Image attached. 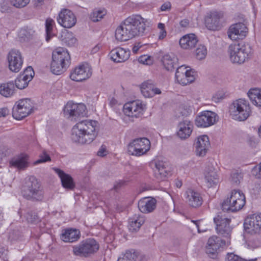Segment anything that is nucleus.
<instances>
[{
    "label": "nucleus",
    "mask_w": 261,
    "mask_h": 261,
    "mask_svg": "<svg viewBox=\"0 0 261 261\" xmlns=\"http://www.w3.org/2000/svg\"><path fill=\"white\" fill-rule=\"evenodd\" d=\"M214 221L216 225L217 233L223 237L229 238L232 230L230 226L231 219L219 215L214 218Z\"/></svg>",
    "instance_id": "f8f14e48"
},
{
    "label": "nucleus",
    "mask_w": 261,
    "mask_h": 261,
    "mask_svg": "<svg viewBox=\"0 0 261 261\" xmlns=\"http://www.w3.org/2000/svg\"><path fill=\"white\" fill-rule=\"evenodd\" d=\"M9 68L14 72H18L21 69L23 60L21 53L17 49H13L8 55Z\"/></svg>",
    "instance_id": "dca6fc26"
},
{
    "label": "nucleus",
    "mask_w": 261,
    "mask_h": 261,
    "mask_svg": "<svg viewBox=\"0 0 261 261\" xmlns=\"http://www.w3.org/2000/svg\"><path fill=\"white\" fill-rule=\"evenodd\" d=\"M230 243V241L228 240L226 241L217 236H212L208 240L207 245L219 249L220 247L229 245Z\"/></svg>",
    "instance_id": "f704fd0d"
},
{
    "label": "nucleus",
    "mask_w": 261,
    "mask_h": 261,
    "mask_svg": "<svg viewBox=\"0 0 261 261\" xmlns=\"http://www.w3.org/2000/svg\"><path fill=\"white\" fill-rule=\"evenodd\" d=\"M193 128V123L190 120L187 118L182 119L177 125V135L181 139H186L191 135Z\"/></svg>",
    "instance_id": "412c9836"
},
{
    "label": "nucleus",
    "mask_w": 261,
    "mask_h": 261,
    "mask_svg": "<svg viewBox=\"0 0 261 261\" xmlns=\"http://www.w3.org/2000/svg\"><path fill=\"white\" fill-rule=\"evenodd\" d=\"M80 232L73 228H68L62 231L61 239L65 242L72 243L77 241L80 238Z\"/></svg>",
    "instance_id": "c85d7f7f"
},
{
    "label": "nucleus",
    "mask_w": 261,
    "mask_h": 261,
    "mask_svg": "<svg viewBox=\"0 0 261 261\" xmlns=\"http://www.w3.org/2000/svg\"><path fill=\"white\" fill-rule=\"evenodd\" d=\"M223 13L222 12L213 11L210 12L205 18L206 27L213 31L218 30L222 26Z\"/></svg>",
    "instance_id": "ddd939ff"
},
{
    "label": "nucleus",
    "mask_w": 261,
    "mask_h": 261,
    "mask_svg": "<svg viewBox=\"0 0 261 261\" xmlns=\"http://www.w3.org/2000/svg\"><path fill=\"white\" fill-rule=\"evenodd\" d=\"M156 201L153 198L144 197L140 199L138 204L139 210L143 213L152 212L156 207Z\"/></svg>",
    "instance_id": "393cba45"
},
{
    "label": "nucleus",
    "mask_w": 261,
    "mask_h": 261,
    "mask_svg": "<svg viewBox=\"0 0 261 261\" xmlns=\"http://www.w3.org/2000/svg\"><path fill=\"white\" fill-rule=\"evenodd\" d=\"M158 28L160 29L161 30H165V24L162 23H159L158 24Z\"/></svg>",
    "instance_id": "774afa93"
},
{
    "label": "nucleus",
    "mask_w": 261,
    "mask_h": 261,
    "mask_svg": "<svg viewBox=\"0 0 261 261\" xmlns=\"http://www.w3.org/2000/svg\"><path fill=\"white\" fill-rule=\"evenodd\" d=\"M97 121L89 120L78 122L72 129L71 140L81 144L91 143L97 136Z\"/></svg>",
    "instance_id": "f03ea898"
},
{
    "label": "nucleus",
    "mask_w": 261,
    "mask_h": 261,
    "mask_svg": "<svg viewBox=\"0 0 261 261\" xmlns=\"http://www.w3.org/2000/svg\"><path fill=\"white\" fill-rule=\"evenodd\" d=\"M244 226L247 233L253 234L258 232L261 229V216L253 215L247 217Z\"/></svg>",
    "instance_id": "a211bd4d"
},
{
    "label": "nucleus",
    "mask_w": 261,
    "mask_h": 261,
    "mask_svg": "<svg viewBox=\"0 0 261 261\" xmlns=\"http://www.w3.org/2000/svg\"><path fill=\"white\" fill-rule=\"evenodd\" d=\"M64 113L71 120L76 121L86 114V107L83 103H75L72 101L67 102L64 108Z\"/></svg>",
    "instance_id": "9b49d317"
},
{
    "label": "nucleus",
    "mask_w": 261,
    "mask_h": 261,
    "mask_svg": "<svg viewBox=\"0 0 261 261\" xmlns=\"http://www.w3.org/2000/svg\"><path fill=\"white\" fill-rule=\"evenodd\" d=\"M248 33V28L241 22L232 24L229 28L227 34L229 38L232 40L243 39Z\"/></svg>",
    "instance_id": "f3484780"
},
{
    "label": "nucleus",
    "mask_w": 261,
    "mask_h": 261,
    "mask_svg": "<svg viewBox=\"0 0 261 261\" xmlns=\"http://www.w3.org/2000/svg\"><path fill=\"white\" fill-rule=\"evenodd\" d=\"M60 38L62 41L69 46H74L76 43V39L73 33L67 30L62 31Z\"/></svg>",
    "instance_id": "4c0bfd02"
},
{
    "label": "nucleus",
    "mask_w": 261,
    "mask_h": 261,
    "mask_svg": "<svg viewBox=\"0 0 261 261\" xmlns=\"http://www.w3.org/2000/svg\"><path fill=\"white\" fill-rule=\"evenodd\" d=\"M225 261H244V259L240 257L239 256L231 253L227 254L225 258Z\"/></svg>",
    "instance_id": "5fc2aeb1"
},
{
    "label": "nucleus",
    "mask_w": 261,
    "mask_h": 261,
    "mask_svg": "<svg viewBox=\"0 0 261 261\" xmlns=\"http://www.w3.org/2000/svg\"><path fill=\"white\" fill-rule=\"evenodd\" d=\"M188 67H186L185 65L178 67L176 70L175 76L189 72V69H188Z\"/></svg>",
    "instance_id": "4d7b16f0"
},
{
    "label": "nucleus",
    "mask_w": 261,
    "mask_h": 261,
    "mask_svg": "<svg viewBox=\"0 0 261 261\" xmlns=\"http://www.w3.org/2000/svg\"><path fill=\"white\" fill-rule=\"evenodd\" d=\"M166 35L167 33L165 30H161L159 35V39H163L166 36Z\"/></svg>",
    "instance_id": "338daca9"
},
{
    "label": "nucleus",
    "mask_w": 261,
    "mask_h": 261,
    "mask_svg": "<svg viewBox=\"0 0 261 261\" xmlns=\"http://www.w3.org/2000/svg\"><path fill=\"white\" fill-rule=\"evenodd\" d=\"M142 45L141 43L137 42L135 44L134 47H133L132 50L134 54H137L139 50V49L142 47Z\"/></svg>",
    "instance_id": "e2e57ef3"
},
{
    "label": "nucleus",
    "mask_w": 261,
    "mask_h": 261,
    "mask_svg": "<svg viewBox=\"0 0 261 261\" xmlns=\"http://www.w3.org/2000/svg\"><path fill=\"white\" fill-rule=\"evenodd\" d=\"M189 24V21L188 19H184L180 22V25L182 28H187Z\"/></svg>",
    "instance_id": "69168bd1"
},
{
    "label": "nucleus",
    "mask_w": 261,
    "mask_h": 261,
    "mask_svg": "<svg viewBox=\"0 0 261 261\" xmlns=\"http://www.w3.org/2000/svg\"><path fill=\"white\" fill-rule=\"evenodd\" d=\"M92 75V69L88 64L81 65L74 68L70 73V79L76 82H81L89 78Z\"/></svg>",
    "instance_id": "4468645a"
},
{
    "label": "nucleus",
    "mask_w": 261,
    "mask_h": 261,
    "mask_svg": "<svg viewBox=\"0 0 261 261\" xmlns=\"http://www.w3.org/2000/svg\"><path fill=\"white\" fill-rule=\"evenodd\" d=\"M217 114L212 111L202 112L195 119V124L198 127H206L213 125L216 121Z\"/></svg>",
    "instance_id": "2eb2a0df"
},
{
    "label": "nucleus",
    "mask_w": 261,
    "mask_h": 261,
    "mask_svg": "<svg viewBox=\"0 0 261 261\" xmlns=\"http://www.w3.org/2000/svg\"><path fill=\"white\" fill-rule=\"evenodd\" d=\"M51 159L49 155L45 152L43 151L40 155L39 159L36 161L34 163V165L45 163L48 161H50Z\"/></svg>",
    "instance_id": "09e8293b"
},
{
    "label": "nucleus",
    "mask_w": 261,
    "mask_h": 261,
    "mask_svg": "<svg viewBox=\"0 0 261 261\" xmlns=\"http://www.w3.org/2000/svg\"><path fill=\"white\" fill-rule=\"evenodd\" d=\"M195 153L198 156L205 155L210 147V142L207 136L202 135L198 137L194 144Z\"/></svg>",
    "instance_id": "4be33fe9"
},
{
    "label": "nucleus",
    "mask_w": 261,
    "mask_h": 261,
    "mask_svg": "<svg viewBox=\"0 0 261 261\" xmlns=\"http://www.w3.org/2000/svg\"><path fill=\"white\" fill-rule=\"evenodd\" d=\"M50 69L55 74L64 72L70 63V57L66 49L63 47L56 48L53 52Z\"/></svg>",
    "instance_id": "20e7f679"
},
{
    "label": "nucleus",
    "mask_w": 261,
    "mask_h": 261,
    "mask_svg": "<svg viewBox=\"0 0 261 261\" xmlns=\"http://www.w3.org/2000/svg\"><path fill=\"white\" fill-rule=\"evenodd\" d=\"M171 7V5L170 3H165L164 4H163L161 7V10L162 11H166L170 9Z\"/></svg>",
    "instance_id": "680f3d73"
},
{
    "label": "nucleus",
    "mask_w": 261,
    "mask_h": 261,
    "mask_svg": "<svg viewBox=\"0 0 261 261\" xmlns=\"http://www.w3.org/2000/svg\"><path fill=\"white\" fill-rule=\"evenodd\" d=\"M32 108L30 99H20L16 103L13 108V117L15 119L21 120L32 113Z\"/></svg>",
    "instance_id": "9d476101"
},
{
    "label": "nucleus",
    "mask_w": 261,
    "mask_h": 261,
    "mask_svg": "<svg viewBox=\"0 0 261 261\" xmlns=\"http://www.w3.org/2000/svg\"><path fill=\"white\" fill-rule=\"evenodd\" d=\"M9 114V110L6 108H0V117H6Z\"/></svg>",
    "instance_id": "052dcab7"
},
{
    "label": "nucleus",
    "mask_w": 261,
    "mask_h": 261,
    "mask_svg": "<svg viewBox=\"0 0 261 261\" xmlns=\"http://www.w3.org/2000/svg\"><path fill=\"white\" fill-rule=\"evenodd\" d=\"M252 48L248 43L242 42L229 46L228 51L230 61L233 63L242 64L250 55Z\"/></svg>",
    "instance_id": "423d86ee"
},
{
    "label": "nucleus",
    "mask_w": 261,
    "mask_h": 261,
    "mask_svg": "<svg viewBox=\"0 0 261 261\" xmlns=\"http://www.w3.org/2000/svg\"><path fill=\"white\" fill-rule=\"evenodd\" d=\"M98 249L99 245L95 240L88 239L74 246L73 252L75 255L87 257L96 252Z\"/></svg>",
    "instance_id": "1a4fd4ad"
},
{
    "label": "nucleus",
    "mask_w": 261,
    "mask_h": 261,
    "mask_svg": "<svg viewBox=\"0 0 261 261\" xmlns=\"http://www.w3.org/2000/svg\"><path fill=\"white\" fill-rule=\"evenodd\" d=\"M123 111L124 114L128 117L137 118L142 114L143 105L139 100L127 102L124 105Z\"/></svg>",
    "instance_id": "aec40b11"
},
{
    "label": "nucleus",
    "mask_w": 261,
    "mask_h": 261,
    "mask_svg": "<svg viewBox=\"0 0 261 261\" xmlns=\"http://www.w3.org/2000/svg\"><path fill=\"white\" fill-rule=\"evenodd\" d=\"M11 166L18 170H24L29 166L28 156L26 154H22L20 156L13 159L10 162Z\"/></svg>",
    "instance_id": "2f4dec72"
},
{
    "label": "nucleus",
    "mask_w": 261,
    "mask_h": 261,
    "mask_svg": "<svg viewBox=\"0 0 261 261\" xmlns=\"http://www.w3.org/2000/svg\"><path fill=\"white\" fill-rule=\"evenodd\" d=\"M22 196L28 200L40 201L43 198V191L40 184L33 176L27 178L22 187Z\"/></svg>",
    "instance_id": "7ed1b4c3"
},
{
    "label": "nucleus",
    "mask_w": 261,
    "mask_h": 261,
    "mask_svg": "<svg viewBox=\"0 0 261 261\" xmlns=\"http://www.w3.org/2000/svg\"><path fill=\"white\" fill-rule=\"evenodd\" d=\"M204 179L208 187L216 185L218 181V175L212 167L207 168L204 173Z\"/></svg>",
    "instance_id": "7c9ffc66"
},
{
    "label": "nucleus",
    "mask_w": 261,
    "mask_h": 261,
    "mask_svg": "<svg viewBox=\"0 0 261 261\" xmlns=\"http://www.w3.org/2000/svg\"><path fill=\"white\" fill-rule=\"evenodd\" d=\"M175 78L177 82L183 85H186L194 82L195 80V76L194 72L189 67V72L186 74H182L175 76Z\"/></svg>",
    "instance_id": "e433bc0d"
},
{
    "label": "nucleus",
    "mask_w": 261,
    "mask_h": 261,
    "mask_svg": "<svg viewBox=\"0 0 261 261\" xmlns=\"http://www.w3.org/2000/svg\"><path fill=\"white\" fill-rule=\"evenodd\" d=\"M54 170L60 177L62 185L64 188L69 190L74 188L75 184L70 175L65 173L63 170L58 168H55Z\"/></svg>",
    "instance_id": "cd10ccee"
},
{
    "label": "nucleus",
    "mask_w": 261,
    "mask_h": 261,
    "mask_svg": "<svg viewBox=\"0 0 261 261\" xmlns=\"http://www.w3.org/2000/svg\"><path fill=\"white\" fill-rule=\"evenodd\" d=\"M150 148V141L146 138H141L136 139L129 143L127 150L130 155L140 156L145 154Z\"/></svg>",
    "instance_id": "6e6552de"
},
{
    "label": "nucleus",
    "mask_w": 261,
    "mask_h": 261,
    "mask_svg": "<svg viewBox=\"0 0 261 261\" xmlns=\"http://www.w3.org/2000/svg\"><path fill=\"white\" fill-rule=\"evenodd\" d=\"M130 55V51L128 49L118 47L112 49L110 56L111 59L115 62L121 63L127 60Z\"/></svg>",
    "instance_id": "b1692460"
},
{
    "label": "nucleus",
    "mask_w": 261,
    "mask_h": 261,
    "mask_svg": "<svg viewBox=\"0 0 261 261\" xmlns=\"http://www.w3.org/2000/svg\"><path fill=\"white\" fill-rule=\"evenodd\" d=\"M108 153V151L105 146H101L99 150L97 151V155L99 156L103 157L106 155Z\"/></svg>",
    "instance_id": "13d9d810"
},
{
    "label": "nucleus",
    "mask_w": 261,
    "mask_h": 261,
    "mask_svg": "<svg viewBox=\"0 0 261 261\" xmlns=\"http://www.w3.org/2000/svg\"><path fill=\"white\" fill-rule=\"evenodd\" d=\"M207 55V49L204 45H199L195 50V56L199 60L204 59Z\"/></svg>",
    "instance_id": "79ce46f5"
},
{
    "label": "nucleus",
    "mask_w": 261,
    "mask_h": 261,
    "mask_svg": "<svg viewBox=\"0 0 261 261\" xmlns=\"http://www.w3.org/2000/svg\"><path fill=\"white\" fill-rule=\"evenodd\" d=\"M141 91L145 97H152L156 94H160L161 90L156 88L150 81H147L142 83L141 87Z\"/></svg>",
    "instance_id": "a878e982"
},
{
    "label": "nucleus",
    "mask_w": 261,
    "mask_h": 261,
    "mask_svg": "<svg viewBox=\"0 0 261 261\" xmlns=\"http://www.w3.org/2000/svg\"><path fill=\"white\" fill-rule=\"evenodd\" d=\"M147 25V19L139 15L129 16L116 29V39L120 41H125L142 36Z\"/></svg>",
    "instance_id": "f257e3e1"
},
{
    "label": "nucleus",
    "mask_w": 261,
    "mask_h": 261,
    "mask_svg": "<svg viewBox=\"0 0 261 261\" xmlns=\"http://www.w3.org/2000/svg\"><path fill=\"white\" fill-rule=\"evenodd\" d=\"M0 11L2 13H8L11 11V8L8 1H4L0 3Z\"/></svg>",
    "instance_id": "3c124183"
},
{
    "label": "nucleus",
    "mask_w": 261,
    "mask_h": 261,
    "mask_svg": "<svg viewBox=\"0 0 261 261\" xmlns=\"http://www.w3.org/2000/svg\"><path fill=\"white\" fill-rule=\"evenodd\" d=\"M106 12L104 10L94 11L90 16L91 19L94 22L98 21L103 18Z\"/></svg>",
    "instance_id": "a18cd8bd"
},
{
    "label": "nucleus",
    "mask_w": 261,
    "mask_h": 261,
    "mask_svg": "<svg viewBox=\"0 0 261 261\" xmlns=\"http://www.w3.org/2000/svg\"><path fill=\"white\" fill-rule=\"evenodd\" d=\"M186 202L191 206L198 207L203 202L202 198L198 192L191 189H188L184 194Z\"/></svg>",
    "instance_id": "5701e85b"
},
{
    "label": "nucleus",
    "mask_w": 261,
    "mask_h": 261,
    "mask_svg": "<svg viewBox=\"0 0 261 261\" xmlns=\"http://www.w3.org/2000/svg\"><path fill=\"white\" fill-rule=\"evenodd\" d=\"M54 21L50 18H47L45 22L46 40L48 41L52 36L51 31Z\"/></svg>",
    "instance_id": "37998d69"
},
{
    "label": "nucleus",
    "mask_w": 261,
    "mask_h": 261,
    "mask_svg": "<svg viewBox=\"0 0 261 261\" xmlns=\"http://www.w3.org/2000/svg\"><path fill=\"white\" fill-rule=\"evenodd\" d=\"M225 97V95L223 93L218 92L213 96V100L215 102H218L220 100L223 99Z\"/></svg>",
    "instance_id": "bf43d9fd"
},
{
    "label": "nucleus",
    "mask_w": 261,
    "mask_h": 261,
    "mask_svg": "<svg viewBox=\"0 0 261 261\" xmlns=\"http://www.w3.org/2000/svg\"><path fill=\"white\" fill-rule=\"evenodd\" d=\"M15 87L13 82L3 83L0 85V94L3 96L10 97L14 93Z\"/></svg>",
    "instance_id": "58836bf2"
},
{
    "label": "nucleus",
    "mask_w": 261,
    "mask_h": 261,
    "mask_svg": "<svg viewBox=\"0 0 261 261\" xmlns=\"http://www.w3.org/2000/svg\"><path fill=\"white\" fill-rule=\"evenodd\" d=\"M245 203V195L240 190H234L230 197L222 203L221 208L223 211L237 212L243 207Z\"/></svg>",
    "instance_id": "0eeeda50"
},
{
    "label": "nucleus",
    "mask_w": 261,
    "mask_h": 261,
    "mask_svg": "<svg viewBox=\"0 0 261 261\" xmlns=\"http://www.w3.org/2000/svg\"><path fill=\"white\" fill-rule=\"evenodd\" d=\"M29 82L23 76L19 75L15 81V85L18 89H23L28 86Z\"/></svg>",
    "instance_id": "c03bdc74"
},
{
    "label": "nucleus",
    "mask_w": 261,
    "mask_h": 261,
    "mask_svg": "<svg viewBox=\"0 0 261 261\" xmlns=\"http://www.w3.org/2000/svg\"><path fill=\"white\" fill-rule=\"evenodd\" d=\"M30 1V0H11L10 2L13 6L20 8L26 6Z\"/></svg>",
    "instance_id": "de8ad7c7"
},
{
    "label": "nucleus",
    "mask_w": 261,
    "mask_h": 261,
    "mask_svg": "<svg viewBox=\"0 0 261 261\" xmlns=\"http://www.w3.org/2000/svg\"><path fill=\"white\" fill-rule=\"evenodd\" d=\"M241 179V175L238 172L232 173L231 175V181L232 184L236 185L239 184Z\"/></svg>",
    "instance_id": "603ef678"
},
{
    "label": "nucleus",
    "mask_w": 261,
    "mask_h": 261,
    "mask_svg": "<svg viewBox=\"0 0 261 261\" xmlns=\"http://www.w3.org/2000/svg\"><path fill=\"white\" fill-rule=\"evenodd\" d=\"M252 111L248 100L239 98L234 100L229 107V114L233 120L243 121L251 114Z\"/></svg>",
    "instance_id": "39448f33"
},
{
    "label": "nucleus",
    "mask_w": 261,
    "mask_h": 261,
    "mask_svg": "<svg viewBox=\"0 0 261 261\" xmlns=\"http://www.w3.org/2000/svg\"><path fill=\"white\" fill-rule=\"evenodd\" d=\"M252 103L257 106L261 107V89L258 88H253L249 90L247 93Z\"/></svg>",
    "instance_id": "72a5a7b5"
},
{
    "label": "nucleus",
    "mask_w": 261,
    "mask_h": 261,
    "mask_svg": "<svg viewBox=\"0 0 261 261\" xmlns=\"http://www.w3.org/2000/svg\"><path fill=\"white\" fill-rule=\"evenodd\" d=\"M198 42V39L194 34H189L182 36L179 43L181 48L190 49L194 47Z\"/></svg>",
    "instance_id": "c756f323"
},
{
    "label": "nucleus",
    "mask_w": 261,
    "mask_h": 261,
    "mask_svg": "<svg viewBox=\"0 0 261 261\" xmlns=\"http://www.w3.org/2000/svg\"><path fill=\"white\" fill-rule=\"evenodd\" d=\"M192 222H194L196 225L199 232H204L206 230V229H200L201 223L202 222L201 221H193Z\"/></svg>",
    "instance_id": "0e129e2a"
},
{
    "label": "nucleus",
    "mask_w": 261,
    "mask_h": 261,
    "mask_svg": "<svg viewBox=\"0 0 261 261\" xmlns=\"http://www.w3.org/2000/svg\"><path fill=\"white\" fill-rule=\"evenodd\" d=\"M145 222L144 217L141 216H134L129 219L128 228L130 231H138Z\"/></svg>",
    "instance_id": "c9c22d12"
},
{
    "label": "nucleus",
    "mask_w": 261,
    "mask_h": 261,
    "mask_svg": "<svg viewBox=\"0 0 261 261\" xmlns=\"http://www.w3.org/2000/svg\"><path fill=\"white\" fill-rule=\"evenodd\" d=\"M253 174L256 178L261 179V162L253 169Z\"/></svg>",
    "instance_id": "6e6d98bb"
},
{
    "label": "nucleus",
    "mask_w": 261,
    "mask_h": 261,
    "mask_svg": "<svg viewBox=\"0 0 261 261\" xmlns=\"http://www.w3.org/2000/svg\"><path fill=\"white\" fill-rule=\"evenodd\" d=\"M20 75L23 76L24 78L28 80V81L30 82L32 80L34 75V72L32 67L29 66L25 68L22 74H20Z\"/></svg>",
    "instance_id": "49530a36"
},
{
    "label": "nucleus",
    "mask_w": 261,
    "mask_h": 261,
    "mask_svg": "<svg viewBox=\"0 0 261 261\" xmlns=\"http://www.w3.org/2000/svg\"><path fill=\"white\" fill-rule=\"evenodd\" d=\"M35 30L31 27L22 28L19 32V36L24 40L30 39L35 34Z\"/></svg>",
    "instance_id": "a19ab883"
},
{
    "label": "nucleus",
    "mask_w": 261,
    "mask_h": 261,
    "mask_svg": "<svg viewBox=\"0 0 261 261\" xmlns=\"http://www.w3.org/2000/svg\"><path fill=\"white\" fill-rule=\"evenodd\" d=\"M137 254L132 250H127L118 258L117 261H136Z\"/></svg>",
    "instance_id": "ea45409f"
},
{
    "label": "nucleus",
    "mask_w": 261,
    "mask_h": 261,
    "mask_svg": "<svg viewBox=\"0 0 261 261\" xmlns=\"http://www.w3.org/2000/svg\"><path fill=\"white\" fill-rule=\"evenodd\" d=\"M58 21L65 28H71L76 22V18L72 12L68 9L62 10L59 14Z\"/></svg>",
    "instance_id": "6ab92c4d"
},
{
    "label": "nucleus",
    "mask_w": 261,
    "mask_h": 261,
    "mask_svg": "<svg viewBox=\"0 0 261 261\" xmlns=\"http://www.w3.org/2000/svg\"><path fill=\"white\" fill-rule=\"evenodd\" d=\"M218 249L211 247L207 245L206 247V253L208 254L210 257L215 259L217 257V250Z\"/></svg>",
    "instance_id": "8fccbe9b"
},
{
    "label": "nucleus",
    "mask_w": 261,
    "mask_h": 261,
    "mask_svg": "<svg viewBox=\"0 0 261 261\" xmlns=\"http://www.w3.org/2000/svg\"><path fill=\"white\" fill-rule=\"evenodd\" d=\"M25 217L29 223H33L38 219V216L34 213L32 212L27 213Z\"/></svg>",
    "instance_id": "864d4df0"
},
{
    "label": "nucleus",
    "mask_w": 261,
    "mask_h": 261,
    "mask_svg": "<svg viewBox=\"0 0 261 261\" xmlns=\"http://www.w3.org/2000/svg\"><path fill=\"white\" fill-rule=\"evenodd\" d=\"M177 58L174 54H166L163 57L162 61L166 70L172 71L177 63Z\"/></svg>",
    "instance_id": "473e14b6"
},
{
    "label": "nucleus",
    "mask_w": 261,
    "mask_h": 261,
    "mask_svg": "<svg viewBox=\"0 0 261 261\" xmlns=\"http://www.w3.org/2000/svg\"><path fill=\"white\" fill-rule=\"evenodd\" d=\"M152 164H154V175L159 180H163L167 175V169L166 163L161 160H154Z\"/></svg>",
    "instance_id": "bb28decb"
}]
</instances>
